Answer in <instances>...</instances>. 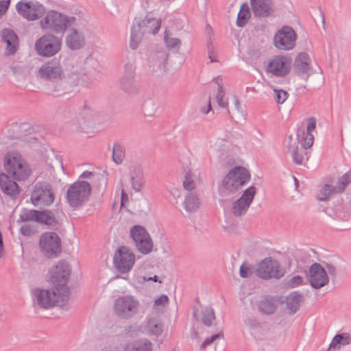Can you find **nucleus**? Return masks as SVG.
Instances as JSON below:
<instances>
[{"label": "nucleus", "mask_w": 351, "mask_h": 351, "mask_svg": "<svg viewBox=\"0 0 351 351\" xmlns=\"http://www.w3.org/2000/svg\"><path fill=\"white\" fill-rule=\"evenodd\" d=\"M75 16H68L56 10H49L40 20V27L51 34H63L69 28L77 25Z\"/></svg>", "instance_id": "nucleus-1"}, {"label": "nucleus", "mask_w": 351, "mask_h": 351, "mask_svg": "<svg viewBox=\"0 0 351 351\" xmlns=\"http://www.w3.org/2000/svg\"><path fill=\"white\" fill-rule=\"evenodd\" d=\"M71 269L69 265L64 261H60L58 264L49 270L50 280L57 292L62 291V302H68L69 288L66 287Z\"/></svg>", "instance_id": "nucleus-2"}, {"label": "nucleus", "mask_w": 351, "mask_h": 351, "mask_svg": "<svg viewBox=\"0 0 351 351\" xmlns=\"http://www.w3.org/2000/svg\"><path fill=\"white\" fill-rule=\"evenodd\" d=\"M251 178L245 167L237 166L231 169L221 181L223 189L230 193H235L247 184Z\"/></svg>", "instance_id": "nucleus-3"}, {"label": "nucleus", "mask_w": 351, "mask_h": 351, "mask_svg": "<svg viewBox=\"0 0 351 351\" xmlns=\"http://www.w3.org/2000/svg\"><path fill=\"white\" fill-rule=\"evenodd\" d=\"M4 167L7 172L17 180H26L30 174L28 165L17 153H8L5 155Z\"/></svg>", "instance_id": "nucleus-4"}, {"label": "nucleus", "mask_w": 351, "mask_h": 351, "mask_svg": "<svg viewBox=\"0 0 351 351\" xmlns=\"http://www.w3.org/2000/svg\"><path fill=\"white\" fill-rule=\"evenodd\" d=\"M91 186L86 181H77L67 190L66 201L70 206L76 208L82 206L89 198Z\"/></svg>", "instance_id": "nucleus-5"}, {"label": "nucleus", "mask_w": 351, "mask_h": 351, "mask_svg": "<svg viewBox=\"0 0 351 351\" xmlns=\"http://www.w3.org/2000/svg\"><path fill=\"white\" fill-rule=\"evenodd\" d=\"M32 204L36 207L49 206L55 199L53 186L48 182H37L30 197Z\"/></svg>", "instance_id": "nucleus-6"}, {"label": "nucleus", "mask_w": 351, "mask_h": 351, "mask_svg": "<svg viewBox=\"0 0 351 351\" xmlns=\"http://www.w3.org/2000/svg\"><path fill=\"white\" fill-rule=\"evenodd\" d=\"M62 47V39L53 34H44L35 43L36 53L43 57H51L58 53Z\"/></svg>", "instance_id": "nucleus-7"}, {"label": "nucleus", "mask_w": 351, "mask_h": 351, "mask_svg": "<svg viewBox=\"0 0 351 351\" xmlns=\"http://www.w3.org/2000/svg\"><path fill=\"white\" fill-rule=\"evenodd\" d=\"M130 237L132 239L136 250L142 254H149L154 247L152 239L142 226L135 225L130 228Z\"/></svg>", "instance_id": "nucleus-8"}, {"label": "nucleus", "mask_w": 351, "mask_h": 351, "mask_svg": "<svg viewBox=\"0 0 351 351\" xmlns=\"http://www.w3.org/2000/svg\"><path fill=\"white\" fill-rule=\"evenodd\" d=\"M39 245L41 252L49 258L58 257L62 252L60 238L57 233L53 232L42 234Z\"/></svg>", "instance_id": "nucleus-9"}, {"label": "nucleus", "mask_w": 351, "mask_h": 351, "mask_svg": "<svg viewBox=\"0 0 351 351\" xmlns=\"http://www.w3.org/2000/svg\"><path fill=\"white\" fill-rule=\"evenodd\" d=\"M139 307V302L132 295L119 297L114 302L115 314L122 319H128L136 314Z\"/></svg>", "instance_id": "nucleus-10"}, {"label": "nucleus", "mask_w": 351, "mask_h": 351, "mask_svg": "<svg viewBox=\"0 0 351 351\" xmlns=\"http://www.w3.org/2000/svg\"><path fill=\"white\" fill-rule=\"evenodd\" d=\"M285 270L276 260L265 258L258 265L256 274L263 280L280 279L285 276Z\"/></svg>", "instance_id": "nucleus-11"}, {"label": "nucleus", "mask_w": 351, "mask_h": 351, "mask_svg": "<svg viewBox=\"0 0 351 351\" xmlns=\"http://www.w3.org/2000/svg\"><path fill=\"white\" fill-rule=\"evenodd\" d=\"M39 76L47 81L58 82L64 78V72L60 58H54L45 62L38 69Z\"/></svg>", "instance_id": "nucleus-12"}, {"label": "nucleus", "mask_w": 351, "mask_h": 351, "mask_svg": "<svg viewBox=\"0 0 351 351\" xmlns=\"http://www.w3.org/2000/svg\"><path fill=\"white\" fill-rule=\"evenodd\" d=\"M17 13L28 21H35L45 12V6L37 1L21 0L16 5Z\"/></svg>", "instance_id": "nucleus-13"}, {"label": "nucleus", "mask_w": 351, "mask_h": 351, "mask_svg": "<svg viewBox=\"0 0 351 351\" xmlns=\"http://www.w3.org/2000/svg\"><path fill=\"white\" fill-rule=\"evenodd\" d=\"M135 263V255L132 250L126 246L119 247L114 252L113 263L115 268L121 274L129 272Z\"/></svg>", "instance_id": "nucleus-14"}, {"label": "nucleus", "mask_w": 351, "mask_h": 351, "mask_svg": "<svg viewBox=\"0 0 351 351\" xmlns=\"http://www.w3.org/2000/svg\"><path fill=\"white\" fill-rule=\"evenodd\" d=\"M291 66L290 58L285 56H276L267 62L265 71L274 76L282 77L289 73Z\"/></svg>", "instance_id": "nucleus-15"}, {"label": "nucleus", "mask_w": 351, "mask_h": 351, "mask_svg": "<svg viewBox=\"0 0 351 351\" xmlns=\"http://www.w3.org/2000/svg\"><path fill=\"white\" fill-rule=\"evenodd\" d=\"M256 193V189L250 186L246 189L241 196L232 204L231 212L235 217L245 214L250 208Z\"/></svg>", "instance_id": "nucleus-16"}, {"label": "nucleus", "mask_w": 351, "mask_h": 351, "mask_svg": "<svg viewBox=\"0 0 351 351\" xmlns=\"http://www.w3.org/2000/svg\"><path fill=\"white\" fill-rule=\"evenodd\" d=\"M121 89L129 94L136 93L139 89V82L136 78L135 66L132 62L125 64L124 73L120 82Z\"/></svg>", "instance_id": "nucleus-17"}, {"label": "nucleus", "mask_w": 351, "mask_h": 351, "mask_svg": "<svg viewBox=\"0 0 351 351\" xmlns=\"http://www.w3.org/2000/svg\"><path fill=\"white\" fill-rule=\"evenodd\" d=\"M296 38L297 36L293 29L289 26H285L275 35L274 42L278 49L290 50L295 45Z\"/></svg>", "instance_id": "nucleus-18"}, {"label": "nucleus", "mask_w": 351, "mask_h": 351, "mask_svg": "<svg viewBox=\"0 0 351 351\" xmlns=\"http://www.w3.org/2000/svg\"><path fill=\"white\" fill-rule=\"evenodd\" d=\"M34 296L39 306L45 309H48L56 305L64 306L65 303L68 302L62 301V304H60L56 291H50L47 289H36L34 290Z\"/></svg>", "instance_id": "nucleus-19"}, {"label": "nucleus", "mask_w": 351, "mask_h": 351, "mask_svg": "<svg viewBox=\"0 0 351 351\" xmlns=\"http://www.w3.org/2000/svg\"><path fill=\"white\" fill-rule=\"evenodd\" d=\"M309 272L308 281L313 288L319 289L328 283L329 278L326 271L320 264L315 263L311 265L309 268Z\"/></svg>", "instance_id": "nucleus-20"}, {"label": "nucleus", "mask_w": 351, "mask_h": 351, "mask_svg": "<svg viewBox=\"0 0 351 351\" xmlns=\"http://www.w3.org/2000/svg\"><path fill=\"white\" fill-rule=\"evenodd\" d=\"M144 34H156L161 26V20L147 14L143 20L135 19L133 23Z\"/></svg>", "instance_id": "nucleus-21"}, {"label": "nucleus", "mask_w": 351, "mask_h": 351, "mask_svg": "<svg viewBox=\"0 0 351 351\" xmlns=\"http://www.w3.org/2000/svg\"><path fill=\"white\" fill-rule=\"evenodd\" d=\"M69 32L65 36V45L72 51H77L84 48L86 45L84 34L75 27L69 28Z\"/></svg>", "instance_id": "nucleus-22"}, {"label": "nucleus", "mask_w": 351, "mask_h": 351, "mask_svg": "<svg viewBox=\"0 0 351 351\" xmlns=\"http://www.w3.org/2000/svg\"><path fill=\"white\" fill-rule=\"evenodd\" d=\"M252 11L256 17L266 18L274 13L271 0H250Z\"/></svg>", "instance_id": "nucleus-23"}, {"label": "nucleus", "mask_w": 351, "mask_h": 351, "mask_svg": "<svg viewBox=\"0 0 351 351\" xmlns=\"http://www.w3.org/2000/svg\"><path fill=\"white\" fill-rule=\"evenodd\" d=\"M1 40L6 44L5 53L8 56L16 53L19 46V39L16 33L10 29L5 28L1 32Z\"/></svg>", "instance_id": "nucleus-24"}, {"label": "nucleus", "mask_w": 351, "mask_h": 351, "mask_svg": "<svg viewBox=\"0 0 351 351\" xmlns=\"http://www.w3.org/2000/svg\"><path fill=\"white\" fill-rule=\"evenodd\" d=\"M0 188L5 195L13 199L18 196L21 191L16 182L4 173L0 174Z\"/></svg>", "instance_id": "nucleus-25"}, {"label": "nucleus", "mask_w": 351, "mask_h": 351, "mask_svg": "<svg viewBox=\"0 0 351 351\" xmlns=\"http://www.w3.org/2000/svg\"><path fill=\"white\" fill-rule=\"evenodd\" d=\"M167 54L162 51L154 52L150 54L148 62L154 72L164 73L166 70Z\"/></svg>", "instance_id": "nucleus-26"}, {"label": "nucleus", "mask_w": 351, "mask_h": 351, "mask_svg": "<svg viewBox=\"0 0 351 351\" xmlns=\"http://www.w3.org/2000/svg\"><path fill=\"white\" fill-rule=\"evenodd\" d=\"M130 180L132 189L139 193L143 189L145 181L142 169L138 166H132L130 168Z\"/></svg>", "instance_id": "nucleus-27"}, {"label": "nucleus", "mask_w": 351, "mask_h": 351, "mask_svg": "<svg viewBox=\"0 0 351 351\" xmlns=\"http://www.w3.org/2000/svg\"><path fill=\"white\" fill-rule=\"evenodd\" d=\"M310 57L306 52H302L298 55L295 59L293 69L296 74L299 75L308 73L310 68Z\"/></svg>", "instance_id": "nucleus-28"}, {"label": "nucleus", "mask_w": 351, "mask_h": 351, "mask_svg": "<svg viewBox=\"0 0 351 351\" xmlns=\"http://www.w3.org/2000/svg\"><path fill=\"white\" fill-rule=\"evenodd\" d=\"M351 342V334L343 332L336 335L329 345L328 350L330 351H338L341 346H346Z\"/></svg>", "instance_id": "nucleus-29"}, {"label": "nucleus", "mask_w": 351, "mask_h": 351, "mask_svg": "<svg viewBox=\"0 0 351 351\" xmlns=\"http://www.w3.org/2000/svg\"><path fill=\"white\" fill-rule=\"evenodd\" d=\"M303 296L298 291L291 293L287 298V307L291 315L295 314L300 308Z\"/></svg>", "instance_id": "nucleus-30"}, {"label": "nucleus", "mask_w": 351, "mask_h": 351, "mask_svg": "<svg viewBox=\"0 0 351 351\" xmlns=\"http://www.w3.org/2000/svg\"><path fill=\"white\" fill-rule=\"evenodd\" d=\"M124 351H152V344L147 339H141L133 343L125 344Z\"/></svg>", "instance_id": "nucleus-31"}, {"label": "nucleus", "mask_w": 351, "mask_h": 351, "mask_svg": "<svg viewBox=\"0 0 351 351\" xmlns=\"http://www.w3.org/2000/svg\"><path fill=\"white\" fill-rule=\"evenodd\" d=\"M276 303L271 297H265L258 303V311L264 315L274 314L276 311Z\"/></svg>", "instance_id": "nucleus-32"}, {"label": "nucleus", "mask_w": 351, "mask_h": 351, "mask_svg": "<svg viewBox=\"0 0 351 351\" xmlns=\"http://www.w3.org/2000/svg\"><path fill=\"white\" fill-rule=\"evenodd\" d=\"M69 83L72 86H82L84 87H90L91 84V80L85 74L72 72L69 75Z\"/></svg>", "instance_id": "nucleus-33"}, {"label": "nucleus", "mask_w": 351, "mask_h": 351, "mask_svg": "<svg viewBox=\"0 0 351 351\" xmlns=\"http://www.w3.org/2000/svg\"><path fill=\"white\" fill-rule=\"evenodd\" d=\"M49 226H54L58 224V220L53 212L50 210H39L38 222Z\"/></svg>", "instance_id": "nucleus-34"}, {"label": "nucleus", "mask_w": 351, "mask_h": 351, "mask_svg": "<svg viewBox=\"0 0 351 351\" xmlns=\"http://www.w3.org/2000/svg\"><path fill=\"white\" fill-rule=\"evenodd\" d=\"M251 12L247 3H243L240 8L237 15V25L239 27H244L251 18Z\"/></svg>", "instance_id": "nucleus-35"}, {"label": "nucleus", "mask_w": 351, "mask_h": 351, "mask_svg": "<svg viewBox=\"0 0 351 351\" xmlns=\"http://www.w3.org/2000/svg\"><path fill=\"white\" fill-rule=\"evenodd\" d=\"M199 199L195 193H187L184 202V207L187 212H195L199 208Z\"/></svg>", "instance_id": "nucleus-36"}, {"label": "nucleus", "mask_w": 351, "mask_h": 351, "mask_svg": "<svg viewBox=\"0 0 351 351\" xmlns=\"http://www.w3.org/2000/svg\"><path fill=\"white\" fill-rule=\"evenodd\" d=\"M297 138L300 141L302 147L306 149L310 148L313 144V135L311 133L305 132L304 128H301L298 130Z\"/></svg>", "instance_id": "nucleus-37"}, {"label": "nucleus", "mask_w": 351, "mask_h": 351, "mask_svg": "<svg viewBox=\"0 0 351 351\" xmlns=\"http://www.w3.org/2000/svg\"><path fill=\"white\" fill-rule=\"evenodd\" d=\"M144 35L145 34L137 28V26L133 23L131 27L130 47L132 49H137Z\"/></svg>", "instance_id": "nucleus-38"}, {"label": "nucleus", "mask_w": 351, "mask_h": 351, "mask_svg": "<svg viewBox=\"0 0 351 351\" xmlns=\"http://www.w3.org/2000/svg\"><path fill=\"white\" fill-rule=\"evenodd\" d=\"M326 213L333 219L341 221H347L350 217V214L343 210V208L340 204L335 209L328 207L326 208Z\"/></svg>", "instance_id": "nucleus-39"}, {"label": "nucleus", "mask_w": 351, "mask_h": 351, "mask_svg": "<svg viewBox=\"0 0 351 351\" xmlns=\"http://www.w3.org/2000/svg\"><path fill=\"white\" fill-rule=\"evenodd\" d=\"M147 332L150 335L158 336L163 331L162 324L156 318H150L147 322L146 325Z\"/></svg>", "instance_id": "nucleus-40"}, {"label": "nucleus", "mask_w": 351, "mask_h": 351, "mask_svg": "<svg viewBox=\"0 0 351 351\" xmlns=\"http://www.w3.org/2000/svg\"><path fill=\"white\" fill-rule=\"evenodd\" d=\"M201 321L205 326L209 327L215 319L214 309L210 306L205 307L201 312Z\"/></svg>", "instance_id": "nucleus-41"}, {"label": "nucleus", "mask_w": 351, "mask_h": 351, "mask_svg": "<svg viewBox=\"0 0 351 351\" xmlns=\"http://www.w3.org/2000/svg\"><path fill=\"white\" fill-rule=\"evenodd\" d=\"M125 158V149L119 143L114 144L112 149V160L119 165L121 164Z\"/></svg>", "instance_id": "nucleus-42"}, {"label": "nucleus", "mask_w": 351, "mask_h": 351, "mask_svg": "<svg viewBox=\"0 0 351 351\" xmlns=\"http://www.w3.org/2000/svg\"><path fill=\"white\" fill-rule=\"evenodd\" d=\"M39 210L24 209L20 214L19 219L23 222H38Z\"/></svg>", "instance_id": "nucleus-43"}, {"label": "nucleus", "mask_w": 351, "mask_h": 351, "mask_svg": "<svg viewBox=\"0 0 351 351\" xmlns=\"http://www.w3.org/2000/svg\"><path fill=\"white\" fill-rule=\"evenodd\" d=\"M183 187L189 193L196 187L195 176L191 171H188L185 174L183 180Z\"/></svg>", "instance_id": "nucleus-44"}, {"label": "nucleus", "mask_w": 351, "mask_h": 351, "mask_svg": "<svg viewBox=\"0 0 351 351\" xmlns=\"http://www.w3.org/2000/svg\"><path fill=\"white\" fill-rule=\"evenodd\" d=\"M164 41L166 47L171 50L178 51L181 46V40L177 38L169 37L167 32H165Z\"/></svg>", "instance_id": "nucleus-45"}, {"label": "nucleus", "mask_w": 351, "mask_h": 351, "mask_svg": "<svg viewBox=\"0 0 351 351\" xmlns=\"http://www.w3.org/2000/svg\"><path fill=\"white\" fill-rule=\"evenodd\" d=\"M332 193H337L336 187L330 184H325L317 193V198L319 201H325Z\"/></svg>", "instance_id": "nucleus-46"}, {"label": "nucleus", "mask_w": 351, "mask_h": 351, "mask_svg": "<svg viewBox=\"0 0 351 351\" xmlns=\"http://www.w3.org/2000/svg\"><path fill=\"white\" fill-rule=\"evenodd\" d=\"M351 182V170L343 174L337 181L336 187L337 193L342 192L346 186Z\"/></svg>", "instance_id": "nucleus-47"}, {"label": "nucleus", "mask_w": 351, "mask_h": 351, "mask_svg": "<svg viewBox=\"0 0 351 351\" xmlns=\"http://www.w3.org/2000/svg\"><path fill=\"white\" fill-rule=\"evenodd\" d=\"M293 161L297 165H302L304 157L308 158V154L306 149L302 147L300 149L295 148V151L291 154Z\"/></svg>", "instance_id": "nucleus-48"}, {"label": "nucleus", "mask_w": 351, "mask_h": 351, "mask_svg": "<svg viewBox=\"0 0 351 351\" xmlns=\"http://www.w3.org/2000/svg\"><path fill=\"white\" fill-rule=\"evenodd\" d=\"M255 267L248 263H243L239 269V275L241 278H250L256 272Z\"/></svg>", "instance_id": "nucleus-49"}, {"label": "nucleus", "mask_w": 351, "mask_h": 351, "mask_svg": "<svg viewBox=\"0 0 351 351\" xmlns=\"http://www.w3.org/2000/svg\"><path fill=\"white\" fill-rule=\"evenodd\" d=\"M157 108V104L152 99L147 100L143 105V111L146 116H153Z\"/></svg>", "instance_id": "nucleus-50"}, {"label": "nucleus", "mask_w": 351, "mask_h": 351, "mask_svg": "<svg viewBox=\"0 0 351 351\" xmlns=\"http://www.w3.org/2000/svg\"><path fill=\"white\" fill-rule=\"evenodd\" d=\"M95 113L92 110L90 107L84 104L83 109L82 110L80 117L82 119L84 123L91 121L95 117Z\"/></svg>", "instance_id": "nucleus-51"}, {"label": "nucleus", "mask_w": 351, "mask_h": 351, "mask_svg": "<svg viewBox=\"0 0 351 351\" xmlns=\"http://www.w3.org/2000/svg\"><path fill=\"white\" fill-rule=\"evenodd\" d=\"M284 146L285 152L290 154H291L293 151H295V148H298L296 143L293 141L292 136H289L285 139Z\"/></svg>", "instance_id": "nucleus-52"}, {"label": "nucleus", "mask_w": 351, "mask_h": 351, "mask_svg": "<svg viewBox=\"0 0 351 351\" xmlns=\"http://www.w3.org/2000/svg\"><path fill=\"white\" fill-rule=\"evenodd\" d=\"M276 101L279 104H283L288 98V93L282 89H274Z\"/></svg>", "instance_id": "nucleus-53"}, {"label": "nucleus", "mask_w": 351, "mask_h": 351, "mask_svg": "<svg viewBox=\"0 0 351 351\" xmlns=\"http://www.w3.org/2000/svg\"><path fill=\"white\" fill-rule=\"evenodd\" d=\"M223 337V334L219 332L215 335H212L210 337L206 338L200 346V350L204 351L205 348L212 344L216 339Z\"/></svg>", "instance_id": "nucleus-54"}, {"label": "nucleus", "mask_w": 351, "mask_h": 351, "mask_svg": "<svg viewBox=\"0 0 351 351\" xmlns=\"http://www.w3.org/2000/svg\"><path fill=\"white\" fill-rule=\"evenodd\" d=\"M245 324L252 329H256L261 326L260 322L257 319L247 316L244 319Z\"/></svg>", "instance_id": "nucleus-55"}, {"label": "nucleus", "mask_w": 351, "mask_h": 351, "mask_svg": "<svg viewBox=\"0 0 351 351\" xmlns=\"http://www.w3.org/2000/svg\"><path fill=\"white\" fill-rule=\"evenodd\" d=\"M225 96V91L223 89H221V88H217V93L216 95V100L219 105V106L221 108H226L228 106V102L223 101V97Z\"/></svg>", "instance_id": "nucleus-56"}, {"label": "nucleus", "mask_w": 351, "mask_h": 351, "mask_svg": "<svg viewBox=\"0 0 351 351\" xmlns=\"http://www.w3.org/2000/svg\"><path fill=\"white\" fill-rule=\"evenodd\" d=\"M303 282V278L302 276H294L293 277H292L289 281V286L291 288H294V287H296L298 286H300L302 284Z\"/></svg>", "instance_id": "nucleus-57"}, {"label": "nucleus", "mask_w": 351, "mask_h": 351, "mask_svg": "<svg viewBox=\"0 0 351 351\" xmlns=\"http://www.w3.org/2000/svg\"><path fill=\"white\" fill-rule=\"evenodd\" d=\"M169 298L165 294H162L160 297L156 298L154 301V305L159 306H165L166 304H168L169 303Z\"/></svg>", "instance_id": "nucleus-58"}, {"label": "nucleus", "mask_w": 351, "mask_h": 351, "mask_svg": "<svg viewBox=\"0 0 351 351\" xmlns=\"http://www.w3.org/2000/svg\"><path fill=\"white\" fill-rule=\"evenodd\" d=\"M10 5V0L0 1V18L3 16L7 12Z\"/></svg>", "instance_id": "nucleus-59"}, {"label": "nucleus", "mask_w": 351, "mask_h": 351, "mask_svg": "<svg viewBox=\"0 0 351 351\" xmlns=\"http://www.w3.org/2000/svg\"><path fill=\"white\" fill-rule=\"evenodd\" d=\"M307 126L305 128V132L311 133L315 130L316 126V119L315 117H310L308 119Z\"/></svg>", "instance_id": "nucleus-60"}, {"label": "nucleus", "mask_w": 351, "mask_h": 351, "mask_svg": "<svg viewBox=\"0 0 351 351\" xmlns=\"http://www.w3.org/2000/svg\"><path fill=\"white\" fill-rule=\"evenodd\" d=\"M21 232L24 236H30L33 234V230L29 225H23L21 228Z\"/></svg>", "instance_id": "nucleus-61"}, {"label": "nucleus", "mask_w": 351, "mask_h": 351, "mask_svg": "<svg viewBox=\"0 0 351 351\" xmlns=\"http://www.w3.org/2000/svg\"><path fill=\"white\" fill-rule=\"evenodd\" d=\"M326 268L328 270V272L330 275L336 276L337 275V270L335 266H333L331 264L326 263Z\"/></svg>", "instance_id": "nucleus-62"}, {"label": "nucleus", "mask_w": 351, "mask_h": 351, "mask_svg": "<svg viewBox=\"0 0 351 351\" xmlns=\"http://www.w3.org/2000/svg\"><path fill=\"white\" fill-rule=\"evenodd\" d=\"M94 176H95V174L94 173L88 171H85L80 175V177L82 179H90Z\"/></svg>", "instance_id": "nucleus-63"}, {"label": "nucleus", "mask_w": 351, "mask_h": 351, "mask_svg": "<svg viewBox=\"0 0 351 351\" xmlns=\"http://www.w3.org/2000/svg\"><path fill=\"white\" fill-rule=\"evenodd\" d=\"M128 202V194L124 191L123 189L121 191V206H123L124 204Z\"/></svg>", "instance_id": "nucleus-64"}]
</instances>
